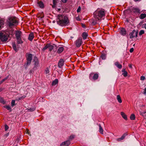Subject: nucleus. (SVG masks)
Here are the masks:
<instances>
[{
    "instance_id": "nucleus-9",
    "label": "nucleus",
    "mask_w": 146,
    "mask_h": 146,
    "mask_svg": "<svg viewBox=\"0 0 146 146\" xmlns=\"http://www.w3.org/2000/svg\"><path fill=\"white\" fill-rule=\"evenodd\" d=\"M33 62H34V66L33 68H37L39 67V61L38 58L36 57H35L34 58Z\"/></svg>"
},
{
    "instance_id": "nucleus-34",
    "label": "nucleus",
    "mask_w": 146,
    "mask_h": 146,
    "mask_svg": "<svg viewBox=\"0 0 146 146\" xmlns=\"http://www.w3.org/2000/svg\"><path fill=\"white\" fill-rule=\"evenodd\" d=\"M74 137V135H72L70 136L69 137V141L72 140Z\"/></svg>"
},
{
    "instance_id": "nucleus-8",
    "label": "nucleus",
    "mask_w": 146,
    "mask_h": 146,
    "mask_svg": "<svg viewBox=\"0 0 146 146\" xmlns=\"http://www.w3.org/2000/svg\"><path fill=\"white\" fill-rule=\"evenodd\" d=\"M82 39L81 37H79L75 42V44L77 47H79L82 43Z\"/></svg>"
},
{
    "instance_id": "nucleus-16",
    "label": "nucleus",
    "mask_w": 146,
    "mask_h": 146,
    "mask_svg": "<svg viewBox=\"0 0 146 146\" xmlns=\"http://www.w3.org/2000/svg\"><path fill=\"white\" fill-rule=\"evenodd\" d=\"M34 38V35L33 33L29 34V36L28 39L30 41H32Z\"/></svg>"
},
{
    "instance_id": "nucleus-19",
    "label": "nucleus",
    "mask_w": 146,
    "mask_h": 146,
    "mask_svg": "<svg viewBox=\"0 0 146 146\" xmlns=\"http://www.w3.org/2000/svg\"><path fill=\"white\" fill-rule=\"evenodd\" d=\"M64 48L63 47L61 46L58 48L57 51V52L60 54L64 50Z\"/></svg>"
},
{
    "instance_id": "nucleus-38",
    "label": "nucleus",
    "mask_w": 146,
    "mask_h": 146,
    "mask_svg": "<svg viewBox=\"0 0 146 146\" xmlns=\"http://www.w3.org/2000/svg\"><path fill=\"white\" fill-rule=\"evenodd\" d=\"M144 31L143 30H141L139 32V35H141L143 34H144Z\"/></svg>"
},
{
    "instance_id": "nucleus-22",
    "label": "nucleus",
    "mask_w": 146,
    "mask_h": 146,
    "mask_svg": "<svg viewBox=\"0 0 146 146\" xmlns=\"http://www.w3.org/2000/svg\"><path fill=\"white\" fill-rule=\"evenodd\" d=\"M88 36V34L86 33H83L82 34V37L83 39L84 40L86 39Z\"/></svg>"
},
{
    "instance_id": "nucleus-5",
    "label": "nucleus",
    "mask_w": 146,
    "mask_h": 146,
    "mask_svg": "<svg viewBox=\"0 0 146 146\" xmlns=\"http://www.w3.org/2000/svg\"><path fill=\"white\" fill-rule=\"evenodd\" d=\"M8 39L7 35L6 33L2 31H0V40L2 42H6Z\"/></svg>"
},
{
    "instance_id": "nucleus-45",
    "label": "nucleus",
    "mask_w": 146,
    "mask_h": 146,
    "mask_svg": "<svg viewBox=\"0 0 146 146\" xmlns=\"http://www.w3.org/2000/svg\"><path fill=\"white\" fill-rule=\"evenodd\" d=\"M133 50H134V48H132L130 49V50H129V52L131 53H132L133 52Z\"/></svg>"
},
{
    "instance_id": "nucleus-27",
    "label": "nucleus",
    "mask_w": 146,
    "mask_h": 146,
    "mask_svg": "<svg viewBox=\"0 0 146 146\" xmlns=\"http://www.w3.org/2000/svg\"><path fill=\"white\" fill-rule=\"evenodd\" d=\"M58 83V79H56L55 80L53 81L52 83V86H54Z\"/></svg>"
},
{
    "instance_id": "nucleus-10",
    "label": "nucleus",
    "mask_w": 146,
    "mask_h": 146,
    "mask_svg": "<svg viewBox=\"0 0 146 146\" xmlns=\"http://www.w3.org/2000/svg\"><path fill=\"white\" fill-rule=\"evenodd\" d=\"M131 12L132 13L137 15L140 13V10L138 8L133 7L132 9Z\"/></svg>"
},
{
    "instance_id": "nucleus-44",
    "label": "nucleus",
    "mask_w": 146,
    "mask_h": 146,
    "mask_svg": "<svg viewBox=\"0 0 146 146\" xmlns=\"http://www.w3.org/2000/svg\"><path fill=\"white\" fill-rule=\"evenodd\" d=\"M9 129V127L7 125H5V131Z\"/></svg>"
},
{
    "instance_id": "nucleus-21",
    "label": "nucleus",
    "mask_w": 146,
    "mask_h": 146,
    "mask_svg": "<svg viewBox=\"0 0 146 146\" xmlns=\"http://www.w3.org/2000/svg\"><path fill=\"white\" fill-rule=\"evenodd\" d=\"M121 114L123 118L125 120H127V117L126 115L123 112H121Z\"/></svg>"
},
{
    "instance_id": "nucleus-20",
    "label": "nucleus",
    "mask_w": 146,
    "mask_h": 146,
    "mask_svg": "<svg viewBox=\"0 0 146 146\" xmlns=\"http://www.w3.org/2000/svg\"><path fill=\"white\" fill-rule=\"evenodd\" d=\"M17 43L18 44H21L23 43L21 37L16 38Z\"/></svg>"
},
{
    "instance_id": "nucleus-23",
    "label": "nucleus",
    "mask_w": 146,
    "mask_h": 146,
    "mask_svg": "<svg viewBox=\"0 0 146 146\" xmlns=\"http://www.w3.org/2000/svg\"><path fill=\"white\" fill-rule=\"evenodd\" d=\"M115 65L119 68L121 69L122 68V66L118 62H116L115 63Z\"/></svg>"
},
{
    "instance_id": "nucleus-26",
    "label": "nucleus",
    "mask_w": 146,
    "mask_h": 146,
    "mask_svg": "<svg viewBox=\"0 0 146 146\" xmlns=\"http://www.w3.org/2000/svg\"><path fill=\"white\" fill-rule=\"evenodd\" d=\"M48 46L49 44H47L42 49V51L44 52L46 49L47 48H48Z\"/></svg>"
},
{
    "instance_id": "nucleus-59",
    "label": "nucleus",
    "mask_w": 146,
    "mask_h": 146,
    "mask_svg": "<svg viewBox=\"0 0 146 146\" xmlns=\"http://www.w3.org/2000/svg\"><path fill=\"white\" fill-rule=\"evenodd\" d=\"M1 91V89L0 88V92Z\"/></svg>"
},
{
    "instance_id": "nucleus-36",
    "label": "nucleus",
    "mask_w": 146,
    "mask_h": 146,
    "mask_svg": "<svg viewBox=\"0 0 146 146\" xmlns=\"http://www.w3.org/2000/svg\"><path fill=\"white\" fill-rule=\"evenodd\" d=\"M13 47L15 50L16 51H17V50L16 48V45L15 44H13Z\"/></svg>"
},
{
    "instance_id": "nucleus-18",
    "label": "nucleus",
    "mask_w": 146,
    "mask_h": 146,
    "mask_svg": "<svg viewBox=\"0 0 146 146\" xmlns=\"http://www.w3.org/2000/svg\"><path fill=\"white\" fill-rule=\"evenodd\" d=\"M120 33L123 35H125L126 34V32L124 28H122L120 31Z\"/></svg>"
},
{
    "instance_id": "nucleus-6",
    "label": "nucleus",
    "mask_w": 146,
    "mask_h": 146,
    "mask_svg": "<svg viewBox=\"0 0 146 146\" xmlns=\"http://www.w3.org/2000/svg\"><path fill=\"white\" fill-rule=\"evenodd\" d=\"M138 33V31H137L133 30L129 34L130 38L132 39L135 37H137V36Z\"/></svg>"
},
{
    "instance_id": "nucleus-3",
    "label": "nucleus",
    "mask_w": 146,
    "mask_h": 146,
    "mask_svg": "<svg viewBox=\"0 0 146 146\" xmlns=\"http://www.w3.org/2000/svg\"><path fill=\"white\" fill-rule=\"evenodd\" d=\"M33 55L31 54L27 53L26 54L27 61L25 64V68H27L31 64L32 58Z\"/></svg>"
},
{
    "instance_id": "nucleus-14",
    "label": "nucleus",
    "mask_w": 146,
    "mask_h": 146,
    "mask_svg": "<svg viewBox=\"0 0 146 146\" xmlns=\"http://www.w3.org/2000/svg\"><path fill=\"white\" fill-rule=\"evenodd\" d=\"M127 133L126 132V133H124V134H123L122 136L120 138H118L117 139V141H119L122 140H123L125 138V137L126 136H127Z\"/></svg>"
},
{
    "instance_id": "nucleus-15",
    "label": "nucleus",
    "mask_w": 146,
    "mask_h": 146,
    "mask_svg": "<svg viewBox=\"0 0 146 146\" xmlns=\"http://www.w3.org/2000/svg\"><path fill=\"white\" fill-rule=\"evenodd\" d=\"M38 6L41 8H43L44 7V5L43 3L41 1H38L37 2Z\"/></svg>"
},
{
    "instance_id": "nucleus-58",
    "label": "nucleus",
    "mask_w": 146,
    "mask_h": 146,
    "mask_svg": "<svg viewBox=\"0 0 146 146\" xmlns=\"http://www.w3.org/2000/svg\"><path fill=\"white\" fill-rule=\"evenodd\" d=\"M2 83V82L1 81H0V85Z\"/></svg>"
},
{
    "instance_id": "nucleus-42",
    "label": "nucleus",
    "mask_w": 146,
    "mask_h": 146,
    "mask_svg": "<svg viewBox=\"0 0 146 146\" xmlns=\"http://www.w3.org/2000/svg\"><path fill=\"white\" fill-rule=\"evenodd\" d=\"M145 78L144 76H142L141 77L140 79L142 80H145Z\"/></svg>"
},
{
    "instance_id": "nucleus-51",
    "label": "nucleus",
    "mask_w": 146,
    "mask_h": 146,
    "mask_svg": "<svg viewBox=\"0 0 146 146\" xmlns=\"http://www.w3.org/2000/svg\"><path fill=\"white\" fill-rule=\"evenodd\" d=\"M6 80L4 79H3L1 81L3 83Z\"/></svg>"
},
{
    "instance_id": "nucleus-33",
    "label": "nucleus",
    "mask_w": 146,
    "mask_h": 146,
    "mask_svg": "<svg viewBox=\"0 0 146 146\" xmlns=\"http://www.w3.org/2000/svg\"><path fill=\"white\" fill-rule=\"evenodd\" d=\"M100 58H102L103 60H104L106 58V56L104 54H102Z\"/></svg>"
},
{
    "instance_id": "nucleus-25",
    "label": "nucleus",
    "mask_w": 146,
    "mask_h": 146,
    "mask_svg": "<svg viewBox=\"0 0 146 146\" xmlns=\"http://www.w3.org/2000/svg\"><path fill=\"white\" fill-rule=\"evenodd\" d=\"M122 71L123 72L122 75L125 77H126L127 76V71H125V69H123Z\"/></svg>"
},
{
    "instance_id": "nucleus-4",
    "label": "nucleus",
    "mask_w": 146,
    "mask_h": 146,
    "mask_svg": "<svg viewBox=\"0 0 146 146\" xmlns=\"http://www.w3.org/2000/svg\"><path fill=\"white\" fill-rule=\"evenodd\" d=\"M18 23V21L15 18L11 17L9 19L8 25L10 27L14 25H17Z\"/></svg>"
},
{
    "instance_id": "nucleus-11",
    "label": "nucleus",
    "mask_w": 146,
    "mask_h": 146,
    "mask_svg": "<svg viewBox=\"0 0 146 146\" xmlns=\"http://www.w3.org/2000/svg\"><path fill=\"white\" fill-rule=\"evenodd\" d=\"M64 60L61 59L59 60L58 63V66L59 68H61L64 65Z\"/></svg>"
},
{
    "instance_id": "nucleus-53",
    "label": "nucleus",
    "mask_w": 146,
    "mask_h": 146,
    "mask_svg": "<svg viewBox=\"0 0 146 146\" xmlns=\"http://www.w3.org/2000/svg\"><path fill=\"white\" fill-rule=\"evenodd\" d=\"M76 20L78 21H80V19L78 17L76 18Z\"/></svg>"
},
{
    "instance_id": "nucleus-13",
    "label": "nucleus",
    "mask_w": 146,
    "mask_h": 146,
    "mask_svg": "<svg viewBox=\"0 0 146 146\" xmlns=\"http://www.w3.org/2000/svg\"><path fill=\"white\" fill-rule=\"evenodd\" d=\"M22 35V33L20 31H16L15 33L16 38L21 37Z\"/></svg>"
},
{
    "instance_id": "nucleus-24",
    "label": "nucleus",
    "mask_w": 146,
    "mask_h": 146,
    "mask_svg": "<svg viewBox=\"0 0 146 146\" xmlns=\"http://www.w3.org/2000/svg\"><path fill=\"white\" fill-rule=\"evenodd\" d=\"M99 131L101 134H103V129L100 124H99Z\"/></svg>"
},
{
    "instance_id": "nucleus-57",
    "label": "nucleus",
    "mask_w": 146,
    "mask_h": 146,
    "mask_svg": "<svg viewBox=\"0 0 146 146\" xmlns=\"http://www.w3.org/2000/svg\"><path fill=\"white\" fill-rule=\"evenodd\" d=\"M129 67L130 68H132V67L131 65V64H129Z\"/></svg>"
},
{
    "instance_id": "nucleus-7",
    "label": "nucleus",
    "mask_w": 146,
    "mask_h": 146,
    "mask_svg": "<svg viewBox=\"0 0 146 146\" xmlns=\"http://www.w3.org/2000/svg\"><path fill=\"white\" fill-rule=\"evenodd\" d=\"M56 48L57 46L55 44H53L52 45L49 44L48 49L50 52L52 50L55 52L56 50Z\"/></svg>"
},
{
    "instance_id": "nucleus-28",
    "label": "nucleus",
    "mask_w": 146,
    "mask_h": 146,
    "mask_svg": "<svg viewBox=\"0 0 146 146\" xmlns=\"http://www.w3.org/2000/svg\"><path fill=\"white\" fill-rule=\"evenodd\" d=\"M146 17L145 14H141L139 16V18L141 19H143Z\"/></svg>"
},
{
    "instance_id": "nucleus-37",
    "label": "nucleus",
    "mask_w": 146,
    "mask_h": 146,
    "mask_svg": "<svg viewBox=\"0 0 146 146\" xmlns=\"http://www.w3.org/2000/svg\"><path fill=\"white\" fill-rule=\"evenodd\" d=\"M15 100H13L11 102V105L12 107H13L15 105Z\"/></svg>"
},
{
    "instance_id": "nucleus-29",
    "label": "nucleus",
    "mask_w": 146,
    "mask_h": 146,
    "mask_svg": "<svg viewBox=\"0 0 146 146\" xmlns=\"http://www.w3.org/2000/svg\"><path fill=\"white\" fill-rule=\"evenodd\" d=\"M117 99L119 103H121L122 102V100L120 95H118L117 96Z\"/></svg>"
},
{
    "instance_id": "nucleus-31",
    "label": "nucleus",
    "mask_w": 146,
    "mask_h": 146,
    "mask_svg": "<svg viewBox=\"0 0 146 146\" xmlns=\"http://www.w3.org/2000/svg\"><path fill=\"white\" fill-rule=\"evenodd\" d=\"M135 116L134 114H131L130 117V119L131 120H134L135 119Z\"/></svg>"
},
{
    "instance_id": "nucleus-12",
    "label": "nucleus",
    "mask_w": 146,
    "mask_h": 146,
    "mask_svg": "<svg viewBox=\"0 0 146 146\" xmlns=\"http://www.w3.org/2000/svg\"><path fill=\"white\" fill-rule=\"evenodd\" d=\"M70 143L69 140H67L62 143L60 145V146H68Z\"/></svg>"
},
{
    "instance_id": "nucleus-55",
    "label": "nucleus",
    "mask_w": 146,
    "mask_h": 146,
    "mask_svg": "<svg viewBox=\"0 0 146 146\" xmlns=\"http://www.w3.org/2000/svg\"><path fill=\"white\" fill-rule=\"evenodd\" d=\"M26 133L28 134H29V131L28 130H27Z\"/></svg>"
},
{
    "instance_id": "nucleus-39",
    "label": "nucleus",
    "mask_w": 146,
    "mask_h": 146,
    "mask_svg": "<svg viewBox=\"0 0 146 146\" xmlns=\"http://www.w3.org/2000/svg\"><path fill=\"white\" fill-rule=\"evenodd\" d=\"M45 72V74H48L49 73V71L48 68H47L46 69Z\"/></svg>"
},
{
    "instance_id": "nucleus-43",
    "label": "nucleus",
    "mask_w": 146,
    "mask_h": 146,
    "mask_svg": "<svg viewBox=\"0 0 146 146\" xmlns=\"http://www.w3.org/2000/svg\"><path fill=\"white\" fill-rule=\"evenodd\" d=\"M80 10H81V7H79L77 9V11L78 13H79L80 11Z\"/></svg>"
},
{
    "instance_id": "nucleus-50",
    "label": "nucleus",
    "mask_w": 146,
    "mask_h": 146,
    "mask_svg": "<svg viewBox=\"0 0 146 146\" xmlns=\"http://www.w3.org/2000/svg\"><path fill=\"white\" fill-rule=\"evenodd\" d=\"M9 77V75H8V76H7L6 77H5V78L4 79L5 80H7Z\"/></svg>"
},
{
    "instance_id": "nucleus-35",
    "label": "nucleus",
    "mask_w": 146,
    "mask_h": 146,
    "mask_svg": "<svg viewBox=\"0 0 146 146\" xmlns=\"http://www.w3.org/2000/svg\"><path fill=\"white\" fill-rule=\"evenodd\" d=\"M35 107H33L28 109V110L30 111H33L35 110Z\"/></svg>"
},
{
    "instance_id": "nucleus-40",
    "label": "nucleus",
    "mask_w": 146,
    "mask_h": 146,
    "mask_svg": "<svg viewBox=\"0 0 146 146\" xmlns=\"http://www.w3.org/2000/svg\"><path fill=\"white\" fill-rule=\"evenodd\" d=\"M5 108H6L8 110H11V108L10 106H5Z\"/></svg>"
},
{
    "instance_id": "nucleus-47",
    "label": "nucleus",
    "mask_w": 146,
    "mask_h": 146,
    "mask_svg": "<svg viewBox=\"0 0 146 146\" xmlns=\"http://www.w3.org/2000/svg\"><path fill=\"white\" fill-rule=\"evenodd\" d=\"M142 26L146 29V24H143V25Z\"/></svg>"
},
{
    "instance_id": "nucleus-52",
    "label": "nucleus",
    "mask_w": 146,
    "mask_h": 146,
    "mask_svg": "<svg viewBox=\"0 0 146 146\" xmlns=\"http://www.w3.org/2000/svg\"><path fill=\"white\" fill-rule=\"evenodd\" d=\"M133 0L135 2H137V1H141V0Z\"/></svg>"
},
{
    "instance_id": "nucleus-41",
    "label": "nucleus",
    "mask_w": 146,
    "mask_h": 146,
    "mask_svg": "<svg viewBox=\"0 0 146 146\" xmlns=\"http://www.w3.org/2000/svg\"><path fill=\"white\" fill-rule=\"evenodd\" d=\"M0 102H1L3 103L4 102V101L3 99L0 97Z\"/></svg>"
},
{
    "instance_id": "nucleus-54",
    "label": "nucleus",
    "mask_w": 146,
    "mask_h": 146,
    "mask_svg": "<svg viewBox=\"0 0 146 146\" xmlns=\"http://www.w3.org/2000/svg\"><path fill=\"white\" fill-rule=\"evenodd\" d=\"M22 97H21V98H18V100H20L21 99V98H22Z\"/></svg>"
},
{
    "instance_id": "nucleus-48",
    "label": "nucleus",
    "mask_w": 146,
    "mask_h": 146,
    "mask_svg": "<svg viewBox=\"0 0 146 146\" xmlns=\"http://www.w3.org/2000/svg\"><path fill=\"white\" fill-rule=\"evenodd\" d=\"M145 113H146V111L144 112H142L141 113V115H143L144 114H145Z\"/></svg>"
},
{
    "instance_id": "nucleus-17",
    "label": "nucleus",
    "mask_w": 146,
    "mask_h": 146,
    "mask_svg": "<svg viewBox=\"0 0 146 146\" xmlns=\"http://www.w3.org/2000/svg\"><path fill=\"white\" fill-rule=\"evenodd\" d=\"M4 22V20L1 18H0V29L3 27Z\"/></svg>"
},
{
    "instance_id": "nucleus-49",
    "label": "nucleus",
    "mask_w": 146,
    "mask_h": 146,
    "mask_svg": "<svg viewBox=\"0 0 146 146\" xmlns=\"http://www.w3.org/2000/svg\"><path fill=\"white\" fill-rule=\"evenodd\" d=\"M67 0H61L62 2L63 3H66Z\"/></svg>"
},
{
    "instance_id": "nucleus-60",
    "label": "nucleus",
    "mask_w": 146,
    "mask_h": 146,
    "mask_svg": "<svg viewBox=\"0 0 146 146\" xmlns=\"http://www.w3.org/2000/svg\"><path fill=\"white\" fill-rule=\"evenodd\" d=\"M1 77H0V79H1Z\"/></svg>"
},
{
    "instance_id": "nucleus-30",
    "label": "nucleus",
    "mask_w": 146,
    "mask_h": 146,
    "mask_svg": "<svg viewBox=\"0 0 146 146\" xmlns=\"http://www.w3.org/2000/svg\"><path fill=\"white\" fill-rule=\"evenodd\" d=\"M99 77V75L97 74H94L93 78L94 80H97Z\"/></svg>"
},
{
    "instance_id": "nucleus-46",
    "label": "nucleus",
    "mask_w": 146,
    "mask_h": 146,
    "mask_svg": "<svg viewBox=\"0 0 146 146\" xmlns=\"http://www.w3.org/2000/svg\"><path fill=\"white\" fill-rule=\"evenodd\" d=\"M143 93L144 94H146V88H145L144 90V91H143Z\"/></svg>"
},
{
    "instance_id": "nucleus-1",
    "label": "nucleus",
    "mask_w": 146,
    "mask_h": 146,
    "mask_svg": "<svg viewBox=\"0 0 146 146\" xmlns=\"http://www.w3.org/2000/svg\"><path fill=\"white\" fill-rule=\"evenodd\" d=\"M93 15L95 20H93L92 23L93 25H95L97 23V21L104 19L105 17V10L104 9H98L94 12Z\"/></svg>"
},
{
    "instance_id": "nucleus-32",
    "label": "nucleus",
    "mask_w": 146,
    "mask_h": 146,
    "mask_svg": "<svg viewBox=\"0 0 146 146\" xmlns=\"http://www.w3.org/2000/svg\"><path fill=\"white\" fill-rule=\"evenodd\" d=\"M56 3V0H53V5L52 6V7L54 8L55 7V6Z\"/></svg>"
},
{
    "instance_id": "nucleus-56",
    "label": "nucleus",
    "mask_w": 146,
    "mask_h": 146,
    "mask_svg": "<svg viewBox=\"0 0 146 146\" xmlns=\"http://www.w3.org/2000/svg\"><path fill=\"white\" fill-rule=\"evenodd\" d=\"M93 75V73H91L90 74V76H89V77L90 78V77H91L92 75Z\"/></svg>"
},
{
    "instance_id": "nucleus-2",
    "label": "nucleus",
    "mask_w": 146,
    "mask_h": 146,
    "mask_svg": "<svg viewBox=\"0 0 146 146\" xmlns=\"http://www.w3.org/2000/svg\"><path fill=\"white\" fill-rule=\"evenodd\" d=\"M57 19V24L61 26H65L69 23V20L68 17L62 14L58 16Z\"/></svg>"
}]
</instances>
